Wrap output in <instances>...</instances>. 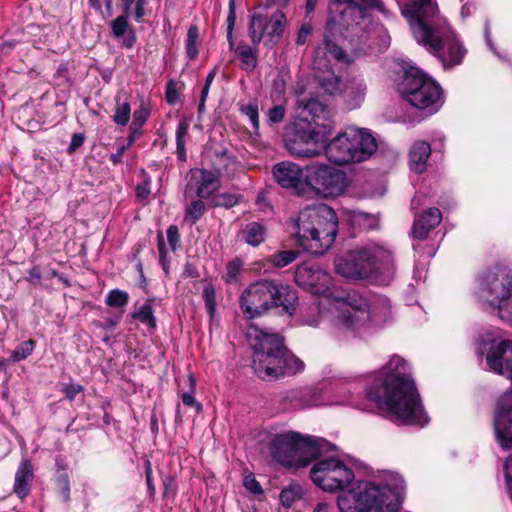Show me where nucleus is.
I'll use <instances>...</instances> for the list:
<instances>
[{
    "mask_svg": "<svg viewBox=\"0 0 512 512\" xmlns=\"http://www.w3.org/2000/svg\"><path fill=\"white\" fill-rule=\"evenodd\" d=\"M235 52L241 60L242 69L253 71L257 67V54L249 45H239Z\"/></svg>",
    "mask_w": 512,
    "mask_h": 512,
    "instance_id": "34",
    "label": "nucleus"
},
{
    "mask_svg": "<svg viewBox=\"0 0 512 512\" xmlns=\"http://www.w3.org/2000/svg\"><path fill=\"white\" fill-rule=\"evenodd\" d=\"M33 477L32 464L29 460L21 462L16 475L14 483V492L20 497L24 498L29 493V482Z\"/></svg>",
    "mask_w": 512,
    "mask_h": 512,
    "instance_id": "27",
    "label": "nucleus"
},
{
    "mask_svg": "<svg viewBox=\"0 0 512 512\" xmlns=\"http://www.w3.org/2000/svg\"><path fill=\"white\" fill-rule=\"evenodd\" d=\"M297 107L301 120L310 126L314 124L313 127L332 132L333 123L327 105L315 98H302L297 101Z\"/></svg>",
    "mask_w": 512,
    "mask_h": 512,
    "instance_id": "20",
    "label": "nucleus"
},
{
    "mask_svg": "<svg viewBox=\"0 0 512 512\" xmlns=\"http://www.w3.org/2000/svg\"><path fill=\"white\" fill-rule=\"evenodd\" d=\"M131 107L126 101L120 102L119 98L116 99V107L113 115V120L117 125L125 126L130 119Z\"/></svg>",
    "mask_w": 512,
    "mask_h": 512,
    "instance_id": "40",
    "label": "nucleus"
},
{
    "mask_svg": "<svg viewBox=\"0 0 512 512\" xmlns=\"http://www.w3.org/2000/svg\"><path fill=\"white\" fill-rule=\"evenodd\" d=\"M329 452L325 451L323 456L316 458L310 475L315 485L324 491L333 492L348 486L354 479V472L334 455L327 456Z\"/></svg>",
    "mask_w": 512,
    "mask_h": 512,
    "instance_id": "13",
    "label": "nucleus"
},
{
    "mask_svg": "<svg viewBox=\"0 0 512 512\" xmlns=\"http://www.w3.org/2000/svg\"><path fill=\"white\" fill-rule=\"evenodd\" d=\"M431 155V147L428 142L418 140L410 148V168L414 172L421 174L426 171L427 160Z\"/></svg>",
    "mask_w": 512,
    "mask_h": 512,
    "instance_id": "25",
    "label": "nucleus"
},
{
    "mask_svg": "<svg viewBox=\"0 0 512 512\" xmlns=\"http://www.w3.org/2000/svg\"><path fill=\"white\" fill-rule=\"evenodd\" d=\"M291 401L295 408H307L321 404L320 391L315 388H303L291 393Z\"/></svg>",
    "mask_w": 512,
    "mask_h": 512,
    "instance_id": "29",
    "label": "nucleus"
},
{
    "mask_svg": "<svg viewBox=\"0 0 512 512\" xmlns=\"http://www.w3.org/2000/svg\"><path fill=\"white\" fill-rule=\"evenodd\" d=\"M410 27L415 40L427 48L445 69L462 63L467 50L446 25L435 0H414Z\"/></svg>",
    "mask_w": 512,
    "mask_h": 512,
    "instance_id": "2",
    "label": "nucleus"
},
{
    "mask_svg": "<svg viewBox=\"0 0 512 512\" xmlns=\"http://www.w3.org/2000/svg\"><path fill=\"white\" fill-rule=\"evenodd\" d=\"M145 476H146V483H147L148 489H149L151 494H154L155 493V486H154V483H153L152 467H151L150 461H146Z\"/></svg>",
    "mask_w": 512,
    "mask_h": 512,
    "instance_id": "63",
    "label": "nucleus"
},
{
    "mask_svg": "<svg viewBox=\"0 0 512 512\" xmlns=\"http://www.w3.org/2000/svg\"><path fill=\"white\" fill-rule=\"evenodd\" d=\"M318 87L323 93L331 96L342 95L345 82L341 77L336 75L333 71H324L321 75L317 76Z\"/></svg>",
    "mask_w": 512,
    "mask_h": 512,
    "instance_id": "28",
    "label": "nucleus"
},
{
    "mask_svg": "<svg viewBox=\"0 0 512 512\" xmlns=\"http://www.w3.org/2000/svg\"><path fill=\"white\" fill-rule=\"evenodd\" d=\"M330 134L325 130L309 125L307 128L297 127L293 136L308 147H319L322 150Z\"/></svg>",
    "mask_w": 512,
    "mask_h": 512,
    "instance_id": "24",
    "label": "nucleus"
},
{
    "mask_svg": "<svg viewBox=\"0 0 512 512\" xmlns=\"http://www.w3.org/2000/svg\"><path fill=\"white\" fill-rule=\"evenodd\" d=\"M82 390L83 387L79 384H69L63 388V393L69 401H73Z\"/></svg>",
    "mask_w": 512,
    "mask_h": 512,
    "instance_id": "56",
    "label": "nucleus"
},
{
    "mask_svg": "<svg viewBox=\"0 0 512 512\" xmlns=\"http://www.w3.org/2000/svg\"><path fill=\"white\" fill-rule=\"evenodd\" d=\"M137 197L141 200L147 198L150 194L149 182L145 181L142 184H138L136 187Z\"/></svg>",
    "mask_w": 512,
    "mask_h": 512,
    "instance_id": "64",
    "label": "nucleus"
},
{
    "mask_svg": "<svg viewBox=\"0 0 512 512\" xmlns=\"http://www.w3.org/2000/svg\"><path fill=\"white\" fill-rule=\"evenodd\" d=\"M286 16L281 10H276L270 18L266 13H254L249 24V35L254 45L261 42L264 36L272 41L278 40L286 27Z\"/></svg>",
    "mask_w": 512,
    "mask_h": 512,
    "instance_id": "16",
    "label": "nucleus"
},
{
    "mask_svg": "<svg viewBox=\"0 0 512 512\" xmlns=\"http://www.w3.org/2000/svg\"><path fill=\"white\" fill-rule=\"evenodd\" d=\"M200 185L197 189L199 198H209L219 186V173L209 170H201Z\"/></svg>",
    "mask_w": 512,
    "mask_h": 512,
    "instance_id": "33",
    "label": "nucleus"
},
{
    "mask_svg": "<svg viewBox=\"0 0 512 512\" xmlns=\"http://www.w3.org/2000/svg\"><path fill=\"white\" fill-rule=\"evenodd\" d=\"M244 486L247 490L254 494H260L263 492L261 485L256 480L255 476L253 474L247 475L244 478Z\"/></svg>",
    "mask_w": 512,
    "mask_h": 512,
    "instance_id": "54",
    "label": "nucleus"
},
{
    "mask_svg": "<svg viewBox=\"0 0 512 512\" xmlns=\"http://www.w3.org/2000/svg\"><path fill=\"white\" fill-rule=\"evenodd\" d=\"M199 30L197 26H190L187 33L186 52L190 59H195L198 55Z\"/></svg>",
    "mask_w": 512,
    "mask_h": 512,
    "instance_id": "41",
    "label": "nucleus"
},
{
    "mask_svg": "<svg viewBox=\"0 0 512 512\" xmlns=\"http://www.w3.org/2000/svg\"><path fill=\"white\" fill-rule=\"evenodd\" d=\"M340 313L339 322L348 329L358 330L368 324L381 325L391 319V304L387 297L359 292H344L335 296Z\"/></svg>",
    "mask_w": 512,
    "mask_h": 512,
    "instance_id": "6",
    "label": "nucleus"
},
{
    "mask_svg": "<svg viewBox=\"0 0 512 512\" xmlns=\"http://www.w3.org/2000/svg\"><path fill=\"white\" fill-rule=\"evenodd\" d=\"M240 235L245 243L257 247L265 240L266 227L259 222H249L241 230Z\"/></svg>",
    "mask_w": 512,
    "mask_h": 512,
    "instance_id": "32",
    "label": "nucleus"
},
{
    "mask_svg": "<svg viewBox=\"0 0 512 512\" xmlns=\"http://www.w3.org/2000/svg\"><path fill=\"white\" fill-rule=\"evenodd\" d=\"M303 495L302 488L297 484H291L282 489L280 493V502L285 507H291Z\"/></svg>",
    "mask_w": 512,
    "mask_h": 512,
    "instance_id": "36",
    "label": "nucleus"
},
{
    "mask_svg": "<svg viewBox=\"0 0 512 512\" xmlns=\"http://www.w3.org/2000/svg\"><path fill=\"white\" fill-rule=\"evenodd\" d=\"M273 177L275 181L291 194L299 197H307V172L305 167L298 164L283 161L273 166Z\"/></svg>",
    "mask_w": 512,
    "mask_h": 512,
    "instance_id": "17",
    "label": "nucleus"
},
{
    "mask_svg": "<svg viewBox=\"0 0 512 512\" xmlns=\"http://www.w3.org/2000/svg\"><path fill=\"white\" fill-rule=\"evenodd\" d=\"M355 140L353 130H344L334 137L328 144H325V154L329 161L337 165H345L355 162V159L364 157L365 149L356 152L352 149V142Z\"/></svg>",
    "mask_w": 512,
    "mask_h": 512,
    "instance_id": "18",
    "label": "nucleus"
},
{
    "mask_svg": "<svg viewBox=\"0 0 512 512\" xmlns=\"http://www.w3.org/2000/svg\"><path fill=\"white\" fill-rule=\"evenodd\" d=\"M147 4V0H136L135 2V10H134V19L137 22H141L143 17L145 16V6Z\"/></svg>",
    "mask_w": 512,
    "mask_h": 512,
    "instance_id": "60",
    "label": "nucleus"
},
{
    "mask_svg": "<svg viewBox=\"0 0 512 512\" xmlns=\"http://www.w3.org/2000/svg\"><path fill=\"white\" fill-rule=\"evenodd\" d=\"M299 253L294 250H284L276 252L269 256L268 261L271 265L283 268L292 263L298 257Z\"/></svg>",
    "mask_w": 512,
    "mask_h": 512,
    "instance_id": "35",
    "label": "nucleus"
},
{
    "mask_svg": "<svg viewBox=\"0 0 512 512\" xmlns=\"http://www.w3.org/2000/svg\"><path fill=\"white\" fill-rule=\"evenodd\" d=\"M167 240L169 245L171 246V249L175 251L180 241V235L177 226L171 225L167 229Z\"/></svg>",
    "mask_w": 512,
    "mask_h": 512,
    "instance_id": "55",
    "label": "nucleus"
},
{
    "mask_svg": "<svg viewBox=\"0 0 512 512\" xmlns=\"http://www.w3.org/2000/svg\"><path fill=\"white\" fill-rule=\"evenodd\" d=\"M338 274L352 279L390 278L395 272L393 253L378 243H368L335 261Z\"/></svg>",
    "mask_w": 512,
    "mask_h": 512,
    "instance_id": "7",
    "label": "nucleus"
},
{
    "mask_svg": "<svg viewBox=\"0 0 512 512\" xmlns=\"http://www.w3.org/2000/svg\"><path fill=\"white\" fill-rule=\"evenodd\" d=\"M312 32V27L310 24H303L297 34L296 43L298 45H304L307 41L308 36Z\"/></svg>",
    "mask_w": 512,
    "mask_h": 512,
    "instance_id": "59",
    "label": "nucleus"
},
{
    "mask_svg": "<svg viewBox=\"0 0 512 512\" xmlns=\"http://www.w3.org/2000/svg\"><path fill=\"white\" fill-rule=\"evenodd\" d=\"M328 279V274L318 266L300 265L295 272V280L299 286L309 288L316 294L325 293L326 297L335 302V296L342 295L344 291L324 289Z\"/></svg>",
    "mask_w": 512,
    "mask_h": 512,
    "instance_id": "21",
    "label": "nucleus"
},
{
    "mask_svg": "<svg viewBox=\"0 0 512 512\" xmlns=\"http://www.w3.org/2000/svg\"><path fill=\"white\" fill-rule=\"evenodd\" d=\"M148 115H149L148 110L143 107L134 111L133 120L130 125V130L132 133L130 142H132L134 140L135 134H140V129L143 126V124L146 122Z\"/></svg>",
    "mask_w": 512,
    "mask_h": 512,
    "instance_id": "43",
    "label": "nucleus"
},
{
    "mask_svg": "<svg viewBox=\"0 0 512 512\" xmlns=\"http://www.w3.org/2000/svg\"><path fill=\"white\" fill-rule=\"evenodd\" d=\"M84 136L81 133H75L72 135L71 142L69 145V152H74L76 149L81 147L84 143Z\"/></svg>",
    "mask_w": 512,
    "mask_h": 512,
    "instance_id": "62",
    "label": "nucleus"
},
{
    "mask_svg": "<svg viewBox=\"0 0 512 512\" xmlns=\"http://www.w3.org/2000/svg\"><path fill=\"white\" fill-rule=\"evenodd\" d=\"M357 221L361 227L366 229H376L379 225V219L367 213L360 214Z\"/></svg>",
    "mask_w": 512,
    "mask_h": 512,
    "instance_id": "51",
    "label": "nucleus"
},
{
    "mask_svg": "<svg viewBox=\"0 0 512 512\" xmlns=\"http://www.w3.org/2000/svg\"><path fill=\"white\" fill-rule=\"evenodd\" d=\"M367 397L402 424L424 426L429 421L415 383L408 374L407 363L399 356L391 357L377 373L367 390Z\"/></svg>",
    "mask_w": 512,
    "mask_h": 512,
    "instance_id": "1",
    "label": "nucleus"
},
{
    "mask_svg": "<svg viewBox=\"0 0 512 512\" xmlns=\"http://www.w3.org/2000/svg\"><path fill=\"white\" fill-rule=\"evenodd\" d=\"M478 297L494 309H501L512 297V271L507 267H493L478 278Z\"/></svg>",
    "mask_w": 512,
    "mask_h": 512,
    "instance_id": "12",
    "label": "nucleus"
},
{
    "mask_svg": "<svg viewBox=\"0 0 512 512\" xmlns=\"http://www.w3.org/2000/svg\"><path fill=\"white\" fill-rule=\"evenodd\" d=\"M246 335L253 349L252 368L260 379H277L304 371V362L286 348L278 333L250 324Z\"/></svg>",
    "mask_w": 512,
    "mask_h": 512,
    "instance_id": "3",
    "label": "nucleus"
},
{
    "mask_svg": "<svg viewBox=\"0 0 512 512\" xmlns=\"http://www.w3.org/2000/svg\"><path fill=\"white\" fill-rule=\"evenodd\" d=\"M297 242L305 251L323 255L331 248L338 233V217L328 205L301 211L294 224Z\"/></svg>",
    "mask_w": 512,
    "mask_h": 512,
    "instance_id": "5",
    "label": "nucleus"
},
{
    "mask_svg": "<svg viewBox=\"0 0 512 512\" xmlns=\"http://www.w3.org/2000/svg\"><path fill=\"white\" fill-rule=\"evenodd\" d=\"M399 91L402 98L412 107L428 114L435 113L443 104V91L440 85L413 66L404 69Z\"/></svg>",
    "mask_w": 512,
    "mask_h": 512,
    "instance_id": "10",
    "label": "nucleus"
},
{
    "mask_svg": "<svg viewBox=\"0 0 512 512\" xmlns=\"http://www.w3.org/2000/svg\"><path fill=\"white\" fill-rule=\"evenodd\" d=\"M203 297L209 314L213 316L216 308L214 289L212 287H206L203 291Z\"/></svg>",
    "mask_w": 512,
    "mask_h": 512,
    "instance_id": "52",
    "label": "nucleus"
},
{
    "mask_svg": "<svg viewBox=\"0 0 512 512\" xmlns=\"http://www.w3.org/2000/svg\"><path fill=\"white\" fill-rule=\"evenodd\" d=\"M57 484L64 500L68 501L70 497V483L68 476L66 474L59 475L57 478Z\"/></svg>",
    "mask_w": 512,
    "mask_h": 512,
    "instance_id": "53",
    "label": "nucleus"
},
{
    "mask_svg": "<svg viewBox=\"0 0 512 512\" xmlns=\"http://www.w3.org/2000/svg\"><path fill=\"white\" fill-rule=\"evenodd\" d=\"M296 301V291L290 285L276 280H262L242 292L240 308L249 319L262 315L272 307H282L283 311L292 315Z\"/></svg>",
    "mask_w": 512,
    "mask_h": 512,
    "instance_id": "8",
    "label": "nucleus"
},
{
    "mask_svg": "<svg viewBox=\"0 0 512 512\" xmlns=\"http://www.w3.org/2000/svg\"><path fill=\"white\" fill-rule=\"evenodd\" d=\"M229 11L227 16V40L229 43V48L233 49L234 40H233V29L236 22V4L235 0H229Z\"/></svg>",
    "mask_w": 512,
    "mask_h": 512,
    "instance_id": "47",
    "label": "nucleus"
},
{
    "mask_svg": "<svg viewBox=\"0 0 512 512\" xmlns=\"http://www.w3.org/2000/svg\"><path fill=\"white\" fill-rule=\"evenodd\" d=\"M26 280L31 283L33 286H37L41 281V271L39 267L34 266L28 271V276Z\"/></svg>",
    "mask_w": 512,
    "mask_h": 512,
    "instance_id": "61",
    "label": "nucleus"
},
{
    "mask_svg": "<svg viewBox=\"0 0 512 512\" xmlns=\"http://www.w3.org/2000/svg\"><path fill=\"white\" fill-rule=\"evenodd\" d=\"M179 99V94L176 90L175 84L173 81H169L166 88V100L169 104L174 105L177 103Z\"/></svg>",
    "mask_w": 512,
    "mask_h": 512,
    "instance_id": "57",
    "label": "nucleus"
},
{
    "mask_svg": "<svg viewBox=\"0 0 512 512\" xmlns=\"http://www.w3.org/2000/svg\"><path fill=\"white\" fill-rule=\"evenodd\" d=\"M181 399L184 405L194 407L197 412L202 410V404L195 400L193 393H182Z\"/></svg>",
    "mask_w": 512,
    "mask_h": 512,
    "instance_id": "58",
    "label": "nucleus"
},
{
    "mask_svg": "<svg viewBox=\"0 0 512 512\" xmlns=\"http://www.w3.org/2000/svg\"><path fill=\"white\" fill-rule=\"evenodd\" d=\"M494 430L497 441L503 449L512 447V391L504 393L498 400Z\"/></svg>",
    "mask_w": 512,
    "mask_h": 512,
    "instance_id": "19",
    "label": "nucleus"
},
{
    "mask_svg": "<svg viewBox=\"0 0 512 512\" xmlns=\"http://www.w3.org/2000/svg\"><path fill=\"white\" fill-rule=\"evenodd\" d=\"M285 148L291 155L300 158H314L321 154L319 147H308L295 136L285 139Z\"/></svg>",
    "mask_w": 512,
    "mask_h": 512,
    "instance_id": "31",
    "label": "nucleus"
},
{
    "mask_svg": "<svg viewBox=\"0 0 512 512\" xmlns=\"http://www.w3.org/2000/svg\"><path fill=\"white\" fill-rule=\"evenodd\" d=\"M33 350L34 342L32 340L24 341L11 353L10 359L13 362L21 361L26 359Z\"/></svg>",
    "mask_w": 512,
    "mask_h": 512,
    "instance_id": "46",
    "label": "nucleus"
},
{
    "mask_svg": "<svg viewBox=\"0 0 512 512\" xmlns=\"http://www.w3.org/2000/svg\"><path fill=\"white\" fill-rule=\"evenodd\" d=\"M241 112L246 115L254 130L259 129V112H258V106L256 103H248L246 105H243L241 107Z\"/></svg>",
    "mask_w": 512,
    "mask_h": 512,
    "instance_id": "49",
    "label": "nucleus"
},
{
    "mask_svg": "<svg viewBox=\"0 0 512 512\" xmlns=\"http://www.w3.org/2000/svg\"><path fill=\"white\" fill-rule=\"evenodd\" d=\"M307 172V197L315 193L323 197L339 196L347 188L346 174L325 163H312L305 166Z\"/></svg>",
    "mask_w": 512,
    "mask_h": 512,
    "instance_id": "14",
    "label": "nucleus"
},
{
    "mask_svg": "<svg viewBox=\"0 0 512 512\" xmlns=\"http://www.w3.org/2000/svg\"><path fill=\"white\" fill-rule=\"evenodd\" d=\"M406 484L401 475L388 472L383 486L361 482L338 497L341 512H397L404 497Z\"/></svg>",
    "mask_w": 512,
    "mask_h": 512,
    "instance_id": "4",
    "label": "nucleus"
},
{
    "mask_svg": "<svg viewBox=\"0 0 512 512\" xmlns=\"http://www.w3.org/2000/svg\"><path fill=\"white\" fill-rule=\"evenodd\" d=\"M346 130H353L355 133V140L351 141L352 146H354L352 149L356 152H360L362 149L366 150L364 151V157L355 159V162H362L367 160L377 150L376 139L367 130L357 128L355 126H349L346 128Z\"/></svg>",
    "mask_w": 512,
    "mask_h": 512,
    "instance_id": "23",
    "label": "nucleus"
},
{
    "mask_svg": "<svg viewBox=\"0 0 512 512\" xmlns=\"http://www.w3.org/2000/svg\"><path fill=\"white\" fill-rule=\"evenodd\" d=\"M442 213L438 208H429L421 214L415 216L412 233L414 238L424 240L427 238L430 230L441 223Z\"/></svg>",
    "mask_w": 512,
    "mask_h": 512,
    "instance_id": "22",
    "label": "nucleus"
},
{
    "mask_svg": "<svg viewBox=\"0 0 512 512\" xmlns=\"http://www.w3.org/2000/svg\"><path fill=\"white\" fill-rule=\"evenodd\" d=\"M335 446L324 438L302 436L291 432L276 435L272 441L271 454L281 465L298 469L306 467L325 451H333Z\"/></svg>",
    "mask_w": 512,
    "mask_h": 512,
    "instance_id": "9",
    "label": "nucleus"
},
{
    "mask_svg": "<svg viewBox=\"0 0 512 512\" xmlns=\"http://www.w3.org/2000/svg\"><path fill=\"white\" fill-rule=\"evenodd\" d=\"M338 32L329 33L325 29V35L322 46L318 47L316 53L319 56L321 53L326 55L329 54L331 57L338 61L349 62V56L346 52L337 45L332 39Z\"/></svg>",
    "mask_w": 512,
    "mask_h": 512,
    "instance_id": "30",
    "label": "nucleus"
},
{
    "mask_svg": "<svg viewBox=\"0 0 512 512\" xmlns=\"http://www.w3.org/2000/svg\"><path fill=\"white\" fill-rule=\"evenodd\" d=\"M189 123L182 120L176 130V149L178 158L182 161L186 160L185 139L188 134Z\"/></svg>",
    "mask_w": 512,
    "mask_h": 512,
    "instance_id": "37",
    "label": "nucleus"
},
{
    "mask_svg": "<svg viewBox=\"0 0 512 512\" xmlns=\"http://www.w3.org/2000/svg\"><path fill=\"white\" fill-rule=\"evenodd\" d=\"M481 353H486V363L491 371L512 379V341L492 334H486L481 340Z\"/></svg>",
    "mask_w": 512,
    "mask_h": 512,
    "instance_id": "15",
    "label": "nucleus"
},
{
    "mask_svg": "<svg viewBox=\"0 0 512 512\" xmlns=\"http://www.w3.org/2000/svg\"><path fill=\"white\" fill-rule=\"evenodd\" d=\"M130 14L122 13L111 22L112 34L115 38L123 37L129 29L128 18Z\"/></svg>",
    "mask_w": 512,
    "mask_h": 512,
    "instance_id": "44",
    "label": "nucleus"
},
{
    "mask_svg": "<svg viewBox=\"0 0 512 512\" xmlns=\"http://www.w3.org/2000/svg\"><path fill=\"white\" fill-rule=\"evenodd\" d=\"M366 83L361 78H352L345 82L342 95L350 108H357L364 100Z\"/></svg>",
    "mask_w": 512,
    "mask_h": 512,
    "instance_id": "26",
    "label": "nucleus"
},
{
    "mask_svg": "<svg viewBox=\"0 0 512 512\" xmlns=\"http://www.w3.org/2000/svg\"><path fill=\"white\" fill-rule=\"evenodd\" d=\"M239 202V198L235 194L231 193H221L216 195L212 199V204L214 207H224V208H231L237 205Z\"/></svg>",
    "mask_w": 512,
    "mask_h": 512,
    "instance_id": "48",
    "label": "nucleus"
},
{
    "mask_svg": "<svg viewBox=\"0 0 512 512\" xmlns=\"http://www.w3.org/2000/svg\"><path fill=\"white\" fill-rule=\"evenodd\" d=\"M336 3L343 7L338 17L327 21L326 30L329 33L338 32L350 41L362 40L367 34L369 19L364 6L375 8L382 13L386 12L381 0H336Z\"/></svg>",
    "mask_w": 512,
    "mask_h": 512,
    "instance_id": "11",
    "label": "nucleus"
},
{
    "mask_svg": "<svg viewBox=\"0 0 512 512\" xmlns=\"http://www.w3.org/2000/svg\"><path fill=\"white\" fill-rule=\"evenodd\" d=\"M129 301V295L127 292L113 289L111 290L105 299V303L110 307L121 308L127 305Z\"/></svg>",
    "mask_w": 512,
    "mask_h": 512,
    "instance_id": "42",
    "label": "nucleus"
},
{
    "mask_svg": "<svg viewBox=\"0 0 512 512\" xmlns=\"http://www.w3.org/2000/svg\"><path fill=\"white\" fill-rule=\"evenodd\" d=\"M206 211V205L202 200L192 201L185 209L184 220L191 225L195 224Z\"/></svg>",
    "mask_w": 512,
    "mask_h": 512,
    "instance_id": "38",
    "label": "nucleus"
},
{
    "mask_svg": "<svg viewBox=\"0 0 512 512\" xmlns=\"http://www.w3.org/2000/svg\"><path fill=\"white\" fill-rule=\"evenodd\" d=\"M286 109L283 105H276L267 112V122L270 125L281 123L284 120Z\"/></svg>",
    "mask_w": 512,
    "mask_h": 512,
    "instance_id": "50",
    "label": "nucleus"
},
{
    "mask_svg": "<svg viewBox=\"0 0 512 512\" xmlns=\"http://www.w3.org/2000/svg\"><path fill=\"white\" fill-rule=\"evenodd\" d=\"M242 269V262L239 259H235L226 265V273L223 276L224 280L228 284L238 283L239 276Z\"/></svg>",
    "mask_w": 512,
    "mask_h": 512,
    "instance_id": "45",
    "label": "nucleus"
},
{
    "mask_svg": "<svg viewBox=\"0 0 512 512\" xmlns=\"http://www.w3.org/2000/svg\"><path fill=\"white\" fill-rule=\"evenodd\" d=\"M132 318L139 320L141 323L147 324L151 328L156 327V319L154 311L150 304H143L138 311L131 314Z\"/></svg>",
    "mask_w": 512,
    "mask_h": 512,
    "instance_id": "39",
    "label": "nucleus"
}]
</instances>
